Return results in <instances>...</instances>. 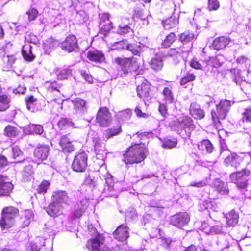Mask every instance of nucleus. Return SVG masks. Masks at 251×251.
<instances>
[{
    "mask_svg": "<svg viewBox=\"0 0 251 251\" xmlns=\"http://www.w3.org/2000/svg\"><path fill=\"white\" fill-rule=\"evenodd\" d=\"M251 175V171L248 169H243L240 171L232 173L229 175V178L232 183L242 189H245L248 186V178Z\"/></svg>",
    "mask_w": 251,
    "mask_h": 251,
    "instance_id": "39448f33",
    "label": "nucleus"
},
{
    "mask_svg": "<svg viewBox=\"0 0 251 251\" xmlns=\"http://www.w3.org/2000/svg\"><path fill=\"white\" fill-rule=\"evenodd\" d=\"M212 187L213 191L222 195H227L229 193L228 184L222 180L216 178L212 182Z\"/></svg>",
    "mask_w": 251,
    "mask_h": 251,
    "instance_id": "4468645a",
    "label": "nucleus"
},
{
    "mask_svg": "<svg viewBox=\"0 0 251 251\" xmlns=\"http://www.w3.org/2000/svg\"><path fill=\"white\" fill-rule=\"evenodd\" d=\"M196 79V76L193 72L189 71L187 72L186 75L182 77L179 81L180 85L183 86L189 82H193Z\"/></svg>",
    "mask_w": 251,
    "mask_h": 251,
    "instance_id": "37998d69",
    "label": "nucleus"
},
{
    "mask_svg": "<svg viewBox=\"0 0 251 251\" xmlns=\"http://www.w3.org/2000/svg\"><path fill=\"white\" fill-rule=\"evenodd\" d=\"M96 159L94 163L100 167L105 165V159L106 158V153L96 154Z\"/></svg>",
    "mask_w": 251,
    "mask_h": 251,
    "instance_id": "4d7b16f0",
    "label": "nucleus"
},
{
    "mask_svg": "<svg viewBox=\"0 0 251 251\" xmlns=\"http://www.w3.org/2000/svg\"><path fill=\"white\" fill-rule=\"evenodd\" d=\"M80 73L82 78L88 83L92 84L94 81V78L92 75L86 70H81Z\"/></svg>",
    "mask_w": 251,
    "mask_h": 251,
    "instance_id": "bf43d9fd",
    "label": "nucleus"
},
{
    "mask_svg": "<svg viewBox=\"0 0 251 251\" xmlns=\"http://www.w3.org/2000/svg\"><path fill=\"white\" fill-rule=\"evenodd\" d=\"M176 123L177 126L179 133L182 135L190 137L191 131L194 130L196 126L192 118L188 115L182 114L181 116L177 118Z\"/></svg>",
    "mask_w": 251,
    "mask_h": 251,
    "instance_id": "20e7f679",
    "label": "nucleus"
},
{
    "mask_svg": "<svg viewBox=\"0 0 251 251\" xmlns=\"http://www.w3.org/2000/svg\"><path fill=\"white\" fill-rule=\"evenodd\" d=\"M113 61L118 67L122 76L126 75L128 73L136 72L140 67L138 59L133 56L128 57L117 56Z\"/></svg>",
    "mask_w": 251,
    "mask_h": 251,
    "instance_id": "f03ea898",
    "label": "nucleus"
},
{
    "mask_svg": "<svg viewBox=\"0 0 251 251\" xmlns=\"http://www.w3.org/2000/svg\"><path fill=\"white\" fill-rule=\"evenodd\" d=\"M230 41V38L227 36H219L213 40L212 46L214 50H220L225 49Z\"/></svg>",
    "mask_w": 251,
    "mask_h": 251,
    "instance_id": "412c9836",
    "label": "nucleus"
},
{
    "mask_svg": "<svg viewBox=\"0 0 251 251\" xmlns=\"http://www.w3.org/2000/svg\"><path fill=\"white\" fill-rule=\"evenodd\" d=\"M88 155L82 151L77 153L71 165L72 169L76 172H84L88 166Z\"/></svg>",
    "mask_w": 251,
    "mask_h": 251,
    "instance_id": "6e6552de",
    "label": "nucleus"
},
{
    "mask_svg": "<svg viewBox=\"0 0 251 251\" xmlns=\"http://www.w3.org/2000/svg\"><path fill=\"white\" fill-rule=\"evenodd\" d=\"M113 28L112 23L99 24V33L106 36L110 31Z\"/></svg>",
    "mask_w": 251,
    "mask_h": 251,
    "instance_id": "a18cd8bd",
    "label": "nucleus"
},
{
    "mask_svg": "<svg viewBox=\"0 0 251 251\" xmlns=\"http://www.w3.org/2000/svg\"><path fill=\"white\" fill-rule=\"evenodd\" d=\"M85 210V208L84 207V205H78V206L75 208L74 212V216L76 218H79L82 215Z\"/></svg>",
    "mask_w": 251,
    "mask_h": 251,
    "instance_id": "69168bd1",
    "label": "nucleus"
},
{
    "mask_svg": "<svg viewBox=\"0 0 251 251\" xmlns=\"http://www.w3.org/2000/svg\"><path fill=\"white\" fill-rule=\"evenodd\" d=\"M28 19L29 21L34 20L37 17L38 11L34 8H30L27 12Z\"/></svg>",
    "mask_w": 251,
    "mask_h": 251,
    "instance_id": "680f3d73",
    "label": "nucleus"
},
{
    "mask_svg": "<svg viewBox=\"0 0 251 251\" xmlns=\"http://www.w3.org/2000/svg\"><path fill=\"white\" fill-rule=\"evenodd\" d=\"M220 5V2L218 0H208L207 8L209 11L217 10Z\"/></svg>",
    "mask_w": 251,
    "mask_h": 251,
    "instance_id": "13d9d810",
    "label": "nucleus"
},
{
    "mask_svg": "<svg viewBox=\"0 0 251 251\" xmlns=\"http://www.w3.org/2000/svg\"><path fill=\"white\" fill-rule=\"evenodd\" d=\"M205 59L202 61L201 63H200L197 58H193L189 63L190 66L196 70H202L205 72H208L209 69L207 68L206 64H205Z\"/></svg>",
    "mask_w": 251,
    "mask_h": 251,
    "instance_id": "c756f323",
    "label": "nucleus"
},
{
    "mask_svg": "<svg viewBox=\"0 0 251 251\" xmlns=\"http://www.w3.org/2000/svg\"><path fill=\"white\" fill-rule=\"evenodd\" d=\"M104 238L100 235L92 239H90L87 244V248L92 251H111L104 243Z\"/></svg>",
    "mask_w": 251,
    "mask_h": 251,
    "instance_id": "1a4fd4ad",
    "label": "nucleus"
},
{
    "mask_svg": "<svg viewBox=\"0 0 251 251\" xmlns=\"http://www.w3.org/2000/svg\"><path fill=\"white\" fill-rule=\"evenodd\" d=\"M86 57L89 61L98 63H102L105 60L104 53L102 51L97 50H88Z\"/></svg>",
    "mask_w": 251,
    "mask_h": 251,
    "instance_id": "f3484780",
    "label": "nucleus"
},
{
    "mask_svg": "<svg viewBox=\"0 0 251 251\" xmlns=\"http://www.w3.org/2000/svg\"><path fill=\"white\" fill-rule=\"evenodd\" d=\"M77 47V39L76 36L73 34L67 36L61 43L62 50L68 52L73 51Z\"/></svg>",
    "mask_w": 251,
    "mask_h": 251,
    "instance_id": "f8f14e48",
    "label": "nucleus"
},
{
    "mask_svg": "<svg viewBox=\"0 0 251 251\" xmlns=\"http://www.w3.org/2000/svg\"><path fill=\"white\" fill-rule=\"evenodd\" d=\"M96 154L106 153V145L102 141L101 138L95 137L93 139Z\"/></svg>",
    "mask_w": 251,
    "mask_h": 251,
    "instance_id": "cd10ccee",
    "label": "nucleus"
},
{
    "mask_svg": "<svg viewBox=\"0 0 251 251\" xmlns=\"http://www.w3.org/2000/svg\"><path fill=\"white\" fill-rule=\"evenodd\" d=\"M172 87L171 86L165 87L162 92V94L165 100L172 104L174 101V96L172 92Z\"/></svg>",
    "mask_w": 251,
    "mask_h": 251,
    "instance_id": "4c0bfd02",
    "label": "nucleus"
},
{
    "mask_svg": "<svg viewBox=\"0 0 251 251\" xmlns=\"http://www.w3.org/2000/svg\"><path fill=\"white\" fill-rule=\"evenodd\" d=\"M14 223V219L9 217L8 215H4L2 214V217L0 220V226L4 230L11 227Z\"/></svg>",
    "mask_w": 251,
    "mask_h": 251,
    "instance_id": "72a5a7b5",
    "label": "nucleus"
},
{
    "mask_svg": "<svg viewBox=\"0 0 251 251\" xmlns=\"http://www.w3.org/2000/svg\"><path fill=\"white\" fill-rule=\"evenodd\" d=\"M112 114L106 106L100 107L96 113L95 122L96 124L102 128L109 127L111 124Z\"/></svg>",
    "mask_w": 251,
    "mask_h": 251,
    "instance_id": "423d86ee",
    "label": "nucleus"
},
{
    "mask_svg": "<svg viewBox=\"0 0 251 251\" xmlns=\"http://www.w3.org/2000/svg\"><path fill=\"white\" fill-rule=\"evenodd\" d=\"M40 247L37 245V242H31L27 246L28 251H39Z\"/></svg>",
    "mask_w": 251,
    "mask_h": 251,
    "instance_id": "338daca9",
    "label": "nucleus"
},
{
    "mask_svg": "<svg viewBox=\"0 0 251 251\" xmlns=\"http://www.w3.org/2000/svg\"><path fill=\"white\" fill-rule=\"evenodd\" d=\"M60 86L56 82L54 81L50 82V85L48 86V90L50 92L57 91L59 92V88Z\"/></svg>",
    "mask_w": 251,
    "mask_h": 251,
    "instance_id": "774afa93",
    "label": "nucleus"
},
{
    "mask_svg": "<svg viewBox=\"0 0 251 251\" xmlns=\"http://www.w3.org/2000/svg\"><path fill=\"white\" fill-rule=\"evenodd\" d=\"M176 40V37L175 33L173 32H170L162 41L161 43L162 48H167L170 47Z\"/></svg>",
    "mask_w": 251,
    "mask_h": 251,
    "instance_id": "e433bc0d",
    "label": "nucleus"
},
{
    "mask_svg": "<svg viewBox=\"0 0 251 251\" xmlns=\"http://www.w3.org/2000/svg\"><path fill=\"white\" fill-rule=\"evenodd\" d=\"M72 75V70L69 68L63 69L60 70L57 74V78L60 80L67 79Z\"/></svg>",
    "mask_w": 251,
    "mask_h": 251,
    "instance_id": "8fccbe9b",
    "label": "nucleus"
},
{
    "mask_svg": "<svg viewBox=\"0 0 251 251\" xmlns=\"http://www.w3.org/2000/svg\"><path fill=\"white\" fill-rule=\"evenodd\" d=\"M33 174L32 166L28 165L24 168L22 173V176L25 180H29Z\"/></svg>",
    "mask_w": 251,
    "mask_h": 251,
    "instance_id": "603ef678",
    "label": "nucleus"
},
{
    "mask_svg": "<svg viewBox=\"0 0 251 251\" xmlns=\"http://www.w3.org/2000/svg\"><path fill=\"white\" fill-rule=\"evenodd\" d=\"M10 98L5 94L0 95V112L5 111L9 107Z\"/></svg>",
    "mask_w": 251,
    "mask_h": 251,
    "instance_id": "c03bdc74",
    "label": "nucleus"
},
{
    "mask_svg": "<svg viewBox=\"0 0 251 251\" xmlns=\"http://www.w3.org/2000/svg\"><path fill=\"white\" fill-rule=\"evenodd\" d=\"M51 185V181L50 180H43L38 185L37 188V192L39 194H44L48 192Z\"/></svg>",
    "mask_w": 251,
    "mask_h": 251,
    "instance_id": "79ce46f5",
    "label": "nucleus"
},
{
    "mask_svg": "<svg viewBox=\"0 0 251 251\" xmlns=\"http://www.w3.org/2000/svg\"><path fill=\"white\" fill-rule=\"evenodd\" d=\"M231 108V102L226 99H222L220 102L216 105V110L211 112L212 120L217 125L221 124L220 120L226 118L228 113Z\"/></svg>",
    "mask_w": 251,
    "mask_h": 251,
    "instance_id": "7ed1b4c3",
    "label": "nucleus"
},
{
    "mask_svg": "<svg viewBox=\"0 0 251 251\" xmlns=\"http://www.w3.org/2000/svg\"><path fill=\"white\" fill-rule=\"evenodd\" d=\"M12 163H20L25 160V157L23 152L18 146L14 147L12 148Z\"/></svg>",
    "mask_w": 251,
    "mask_h": 251,
    "instance_id": "7c9ffc66",
    "label": "nucleus"
},
{
    "mask_svg": "<svg viewBox=\"0 0 251 251\" xmlns=\"http://www.w3.org/2000/svg\"><path fill=\"white\" fill-rule=\"evenodd\" d=\"M7 177L3 175H0V196H9L13 189L12 183L6 181Z\"/></svg>",
    "mask_w": 251,
    "mask_h": 251,
    "instance_id": "dca6fc26",
    "label": "nucleus"
},
{
    "mask_svg": "<svg viewBox=\"0 0 251 251\" xmlns=\"http://www.w3.org/2000/svg\"><path fill=\"white\" fill-rule=\"evenodd\" d=\"M241 89L248 96L251 94V84L246 82H243L240 84Z\"/></svg>",
    "mask_w": 251,
    "mask_h": 251,
    "instance_id": "052dcab7",
    "label": "nucleus"
},
{
    "mask_svg": "<svg viewBox=\"0 0 251 251\" xmlns=\"http://www.w3.org/2000/svg\"><path fill=\"white\" fill-rule=\"evenodd\" d=\"M179 23L178 18L174 14L162 21L163 27L165 29H170L176 27Z\"/></svg>",
    "mask_w": 251,
    "mask_h": 251,
    "instance_id": "393cba45",
    "label": "nucleus"
},
{
    "mask_svg": "<svg viewBox=\"0 0 251 251\" xmlns=\"http://www.w3.org/2000/svg\"><path fill=\"white\" fill-rule=\"evenodd\" d=\"M194 38V35L189 32H184L178 35V39L183 44L187 43L192 41Z\"/></svg>",
    "mask_w": 251,
    "mask_h": 251,
    "instance_id": "49530a36",
    "label": "nucleus"
},
{
    "mask_svg": "<svg viewBox=\"0 0 251 251\" xmlns=\"http://www.w3.org/2000/svg\"><path fill=\"white\" fill-rule=\"evenodd\" d=\"M190 217L186 212H179L170 217V223L174 226L181 228L187 225Z\"/></svg>",
    "mask_w": 251,
    "mask_h": 251,
    "instance_id": "9b49d317",
    "label": "nucleus"
},
{
    "mask_svg": "<svg viewBox=\"0 0 251 251\" xmlns=\"http://www.w3.org/2000/svg\"><path fill=\"white\" fill-rule=\"evenodd\" d=\"M153 133L152 132H141L138 131L136 133L133 134L131 138L138 143L135 144H141L143 146H147L145 143H143V141L148 140L152 137Z\"/></svg>",
    "mask_w": 251,
    "mask_h": 251,
    "instance_id": "4be33fe9",
    "label": "nucleus"
},
{
    "mask_svg": "<svg viewBox=\"0 0 251 251\" xmlns=\"http://www.w3.org/2000/svg\"><path fill=\"white\" fill-rule=\"evenodd\" d=\"M86 105L85 101L80 98H77L74 102V108L76 110L79 111L83 109Z\"/></svg>",
    "mask_w": 251,
    "mask_h": 251,
    "instance_id": "6e6d98bb",
    "label": "nucleus"
},
{
    "mask_svg": "<svg viewBox=\"0 0 251 251\" xmlns=\"http://www.w3.org/2000/svg\"><path fill=\"white\" fill-rule=\"evenodd\" d=\"M153 88L151 84L147 81L143 82L137 86V95L143 100L145 104H149L152 101L154 95Z\"/></svg>",
    "mask_w": 251,
    "mask_h": 251,
    "instance_id": "0eeeda50",
    "label": "nucleus"
},
{
    "mask_svg": "<svg viewBox=\"0 0 251 251\" xmlns=\"http://www.w3.org/2000/svg\"><path fill=\"white\" fill-rule=\"evenodd\" d=\"M74 124L72 119L67 117L61 118L57 123L58 127L62 130L73 127Z\"/></svg>",
    "mask_w": 251,
    "mask_h": 251,
    "instance_id": "2f4dec72",
    "label": "nucleus"
},
{
    "mask_svg": "<svg viewBox=\"0 0 251 251\" xmlns=\"http://www.w3.org/2000/svg\"><path fill=\"white\" fill-rule=\"evenodd\" d=\"M17 59V58L15 55L4 56L3 57V64L8 68H11Z\"/></svg>",
    "mask_w": 251,
    "mask_h": 251,
    "instance_id": "09e8293b",
    "label": "nucleus"
},
{
    "mask_svg": "<svg viewBox=\"0 0 251 251\" xmlns=\"http://www.w3.org/2000/svg\"><path fill=\"white\" fill-rule=\"evenodd\" d=\"M19 130L17 127L12 125H7L4 129V135L8 137L14 138L19 135Z\"/></svg>",
    "mask_w": 251,
    "mask_h": 251,
    "instance_id": "a19ab883",
    "label": "nucleus"
},
{
    "mask_svg": "<svg viewBox=\"0 0 251 251\" xmlns=\"http://www.w3.org/2000/svg\"><path fill=\"white\" fill-rule=\"evenodd\" d=\"M150 67L155 71L161 70L163 66V62L160 57L152 58L149 62Z\"/></svg>",
    "mask_w": 251,
    "mask_h": 251,
    "instance_id": "473e14b6",
    "label": "nucleus"
},
{
    "mask_svg": "<svg viewBox=\"0 0 251 251\" xmlns=\"http://www.w3.org/2000/svg\"><path fill=\"white\" fill-rule=\"evenodd\" d=\"M122 132V124L120 122H117L105 130L104 136L107 140H108L115 136L119 135Z\"/></svg>",
    "mask_w": 251,
    "mask_h": 251,
    "instance_id": "6ab92c4d",
    "label": "nucleus"
},
{
    "mask_svg": "<svg viewBox=\"0 0 251 251\" xmlns=\"http://www.w3.org/2000/svg\"><path fill=\"white\" fill-rule=\"evenodd\" d=\"M69 197L66 191L58 190L54 191L51 196L52 204H60L69 201Z\"/></svg>",
    "mask_w": 251,
    "mask_h": 251,
    "instance_id": "a211bd4d",
    "label": "nucleus"
},
{
    "mask_svg": "<svg viewBox=\"0 0 251 251\" xmlns=\"http://www.w3.org/2000/svg\"><path fill=\"white\" fill-rule=\"evenodd\" d=\"M132 115L131 110H123L118 113L119 118L122 121H126L130 119Z\"/></svg>",
    "mask_w": 251,
    "mask_h": 251,
    "instance_id": "5fc2aeb1",
    "label": "nucleus"
},
{
    "mask_svg": "<svg viewBox=\"0 0 251 251\" xmlns=\"http://www.w3.org/2000/svg\"><path fill=\"white\" fill-rule=\"evenodd\" d=\"M45 209L49 215L53 217L57 216L62 213L61 205H48Z\"/></svg>",
    "mask_w": 251,
    "mask_h": 251,
    "instance_id": "f704fd0d",
    "label": "nucleus"
},
{
    "mask_svg": "<svg viewBox=\"0 0 251 251\" xmlns=\"http://www.w3.org/2000/svg\"><path fill=\"white\" fill-rule=\"evenodd\" d=\"M225 217L226 218V224L229 227L235 226L238 223L239 215L234 210L225 214Z\"/></svg>",
    "mask_w": 251,
    "mask_h": 251,
    "instance_id": "a878e982",
    "label": "nucleus"
},
{
    "mask_svg": "<svg viewBox=\"0 0 251 251\" xmlns=\"http://www.w3.org/2000/svg\"><path fill=\"white\" fill-rule=\"evenodd\" d=\"M223 60L222 56L220 54L215 56H209L207 59L205 58L207 68L210 69V67L219 68L221 67L224 63Z\"/></svg>",
    "mask_w": 251,
    "mask_h": 251,
    "instance_id": "5701e85b",
    "label": "nucleus"
},
{
    "mask_svg": "<svg viewBox=\"0 0 251 251\" xmlns=\"http://www.w3.org/2000/svg\"><path fill=\"white\" fill-rule=\"evenodd\" d=\"M198 148L199 150L205 151L206 152L210 153L213 151V146L211 142L207 139L201 141L198 145Z\"/></svg>",
    "mask_w": 251,
    "mask_h": 251,
    "instance_id": "ea45409f",
    "label": "nucleus"
},
{
    "mask_svg": "<svg viewBox=\"0 0 251 251\" xmlns=\"http://www.w3.org/2000/svg\"><path fill=\"white\" fill-rule=\"evenodd\" d=\"M189 110L190 115L195 119H201L205 116L204 110L195 102L191 104Z\"/></svg>",
    "mask_w": 251,
    "mask_h": 251,
    "instance_id": "b1692460",
    "label": "nucleus"
},
{
    "mask_svg": "<svg viewBox=\"0 0 251 251\" xmlns=\"http://www.w3.org/2000/svg\"><path fill=\"white\" fill-rule=\"evenodd\" d=\"M37 100V99L32 95L26 96L25 99V102L27 109L30 110V107L29 106V105L36 102Z\"/></svg>",
    "mask_w": 251,
    "mask_h": 251,
    "instance_id": "e2e57ef3",
    "label": "nucleus"
},
{
    "mask_svg": "<svg viewBox=\"0 0 251 251\" xmlns=\"http://www.w3.org/2000/svg\"><path fill=\"white\" fill-rule=\"evenodd\" d=\"M25 132L27 134L41 135L44 132V128L40 125L30 124L25 127Z\"/></svg>",
    "mask_w": 251,
    "mask_h": 251,
    "instance_id": "c85d7f7f",
    "label": "nucleus"
},
{
    "mask_svg": "<svg viewBox=\"0 0 251 251\" xmlns=\"http://www.w3.org/2000/svg\"><path fill=\"white\" fill-rule=\"evenodd\" d=\"M199 229L207 234L210 233L211 231V227L209 226L208 224L205 221L201 223Z\"/></svg>",
    "mask_w": 251,
    "mask_h": 251,
    "instance_id": "0e129e2a",
    "label": "nucleus"
},
{
    "mask_svg": "<svg viewBox=\"0 0 251 251\" xmlns=\"http://www.w3.org/2000/svg\"><path fill=\"white\" fill-rule=\"evenodd\" d=\"M32 47L30 44H27L23 46L22 50V54L24 59L28 62L32 61L35 56L32 52Z\"/></svg>",
    "mask_w": 251,
    "mask_h": 251,
    "instance_id": "bb28decb",
    "label": "nucleus"
},
{
    "mask_svg": "<svg viewBox=\"0 0 251 251\" xmlns=\"http://www.w3.org/2000/svg\"><path fill=\"white\" fill-rule=\"evenodd\" d=\"M50 148L47 145H39L34 151V156L37 161L42 162L47 160Z\"/></svg>",
    "mask_w": 251,
    "mask_h": 251,
    "instance_id": "ddd939ff",
    "label": "nucleus"
},
{
    "mask_svg": "<svg viewBox=\"0 0 251 251\" xmlns=\"http://www.w3.org/2000/svg\"><path fill=\"white\" fill-rule=\"evenodd\" d=\"M183 48L184 47L182 46L171 48L167 50L166 56L170 57H177L178 56H180L185 52Z\"/></svg>",
    "mask_w": 251,
    "mask_h": 251,
    "instance_id": "58836bf2",
    "label": "nucleus"
},
{
    "mask_svg": "<svg viewBox=\"0 0 251 251\" xmlns=\"http://www.w3.org/2000/svg\"><path fill=\"white\" fill-rule=\"evenodd\" d=\"M68 135L66 134L61 136L59 141V145L62 151L64 153H70L75 150V146L73 144Z\"/></svg>",
    "mask_w": 251,
    "mask_h": 251,
    "instance_id": "2eb2a0df",
    "label": "nucleus"
},
{
    "mask_svg": "<svg viewBox=\"0 0 251 251\" xmlns=\"http://www.w3.org/2000/svg\"><path fill=\"white\" fill-rule=\"evenodd\" d=\"M149 154L146 146L141 144H132L123 151L122 161L126 165L139 164L143 162Z\"/></svg>",
    "mask_w": 251,
    "mask_h": 251,
    "instance_id": "f257e3e1",
    "label": "nucleus"
},
{
    "mask_svg": "<svg viewBox=\"0 0 251 251\" xmlns=\"http://www.w3.org/2000/svg\"><path fill=\"white\" fill-rule=\"evenodd\" d=\"M19 210L17 208L13 206H9L4 208L2 214L4 215H8L9 217H12L14 219L15 216L18 213Z\"/></svg>",
    "mask_w": 251,
    "mask_h": 251,
    "instance_id": "3c124183",
    "label": "nucleus"
},
{
    "mask_svg": "<svg viewBox=\"0 0 251 251\" xmlns=\"http://www.w3.org/2000/svg\"><path fill=\"white\" fill-rule=\"evenodd\" d=\"M243 159V157L233 152L225 158L224 163L226 167H232L237 169L243 167L246 164Z\"/></svg>",
    "mask_w": 251,
    "mask_h": 251,
    "instance_id": "9d476101",
    "label": "nucleus"
},
{
    "mask_svg": "<svg viewBox=\"0 0 251 251\" xmlns=\"http://www.w3.org/2000/svg\"><path fill=\"white\" fill-rule=\"evenodd\" d=\"M242 116L243 121L251 123V106L244 109Z\"/></svg>",
    "mask_w": 251,
    "mask_h": 251,
    "instance_id": "864d4df0",
    "label": "nucleus"
},
{
    "mask_svg": "<svg viewBox=\"0 0 251 251\" xmlns=\"http://www.w3.org/2000/svg\"><path fill=\"white\" fill-rule=\"evenodd\" d=\"M117 33L121 35H125L127 34L133 33L134 31L128 25L120 24L118 27Z\"/></svg>",
    "mask_w": 251,
    "mask_h": 251,
    "instance_id": "de8ad7c7",
    "label": "nucleus"
},
{
    "mask_svg": "<svg viewBox=\"0 0 251 251\" xmlns=\"http://www.w3.org/2000/svg\"><path fill=\"white\" fill-rule=\"evenodd\" d=\"M126 50L130 51L133 55L140 56L142 50L141 43L139 42H135L127 44Z\"/></svg>",
    "mask_w": 251,
    "mask_h": 251,
    "instance_id": "c9c22d12",
    "label": "nucleus"
},
{
    "mask_svg": "<svg viewBox=\"0 0 251 251\" xmlns=\"http://www.w3.org/2000/svg\"><path fill=\"white\" fill-rule=\"evenodd\" d=\"M113 236L119 241H125L129 237V228L124 225H121L114 232Z\"/></svg>",
    "mask_w": 251,
    "mask_h": 251,
    "instance_id": "aec40b11",
    "label": "nucleus"
}]
</instances>
